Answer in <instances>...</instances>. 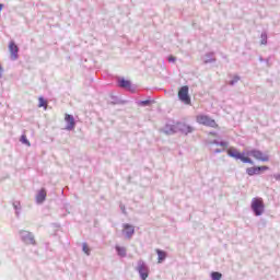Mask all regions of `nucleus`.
Returning <instances> with one entry per match:
<instances>
[{
  "instance_id": "9d476101",
  "label": "nucleus",
  "mask_w": 280,
  "mask_h": 280,
  "mask_svg": "<svg viewBox=\"0 0 280 280\" xmlns=\"http://www.w3.org/2000/svg\"><path fill=\"white\" fill-rule=\"evenodd\" d=\"M22 240L28 245L36 246V240L34 238V235L30 232H24Z\"/></svg>"
},
{
  "instance_id": "9b49d317",
  "label": "nucleus",
  "mask_w": 280,
  "mask_h": 280,
  "mask_svg": "<svg viewBox=\"0 0 280 280\" xmlns=\"http://www.w3.org/2000/svg\"><path fill=\"white\" fill-rule=\"evenodd\" d=\"M65 121L67 124V130H73V128H75V118H73V116L66 114Z\"/></svg>"
},
{
  "instance_id": "393cba45",
  "label": "nucleus",
  "mask_w": 280,
  "mask_h": 280,
  "mask_svg": "<svg viewBox=\"0 0 280 280\" xmlns=\"http://www.w3.org/2000/svg\"><path fill=\"white\" fill-rule=\"evenodd\" d=\"M142 104H143L144 106H148V104H150V101H143Z\"/></svg>"
},
{
  "instance_id": "39448f33",
  "label": "nucleus",
  "mask_w": 280,
  "mask_h": 280,
  "mask_svg": "<svg viewBox=\"0 0 280 280\" xmlns=\"http://www.w3.org/2000/svg\"><path fill=\"white\" fill-rule=\"evenodd\" d=\"M228 154L229 156H232V159L242 161V163H249L250 165H253V160H250V158L248 156H245L244 153H241L235 148H230L228 150Z\"/></svg>"
},
{
  "instance_id": "a211bd4d",
  "label": "nucleus",
  "mask_w": 280,
  "mask_h": 280,
  "mask_svg": "<svg viewBox=\"0 0 280 280\" xmlns=\"http://www.w3.org/2000/svg\"><path fill=\"white\" fill-rule=\"evenodd\" d=\"M211 278H212V280H220V279H222V273L214 271L211 273Z\"/></svg>"
},
{
  "instance_id": "4be33fe9",
  "label": "nucleus",
  "mask_w": 280,
  "mask_h": 280,
  "mask_svg": "<svg viewBox=\"0 0 280 280\" xmlns=\"http://www.w3.org/2000/svg\"><path fill=\"white\" fill-rule=\"evenodd\" d=\"M168 62H176V57L170 56L168 57Z\"/></svg>"
},
{
  "instance_id": "ddd939ff",
  "label": "nucleus",
  "mask_w": 280,
  "mask_h": 280,
  "mask_svg": "<svg viewBox=\"0 0 280 280\" xmlns=\"http://www.w3.org/2000/svg\"><path fill=\"white\" fill-rule=\"evenodd\" d=\"M248 176H255V174H260L261 173V168H258V166H253V167H248L246 170Z\"/></svg>"
},
{
  "instance_id": "423d86ee",
  "label": "nucleus",
  "mask_w": 280,
  "mask_h": 280,
  "mask_svg": "<svg viewBox=\"0 0 280 280\" xmlns=\"http://www.w3.org/2000/svg\"><path fill=\"white\" fill-rule=\"evenodd\" d=\"M249 154H250V156L256 159V161L268 162L270 160L268 154L262 153L261 151H258V150H253V151L249 152Z\"/></svg>"
},
{
  "instance_id": "aec40b11",
  "label": "nucleus",
  "mask_w": 280,
  "mask_h": 280,
  "mask_svg": "<svg viewBox=\"0 0 280 280\" xmlns=\"http://www.w3.org/2000/svg\"><path fill=\"white\" fill-rule=\"evenodd\" d=\"M236 82H240V77H234V79L230 81V84L233 86V84H236Z\"/></svg>"
},
{
  "instance_id": "1a4fd4ad",
  "label": "nucleus",
  "mask_w": 280,
  "mask_h": 280,
  "mask_svg": "<svg viewBox=\"0 0 280 280\" xmlns=\"http://www.w3.org/2000/svg\"><path fill=\"white\" fill-rule=\"evenodd\" d=\"M122 233L126 235V237H128V240H130V237L135 235V226L128 223L124 224Z\"/></svg>"
},
{
  "instance_id": "cd10ccee",
  "label": "nucleus",
  "mask_w": 280,
  "mask_h": 280,
  "mask_svg": "<svg viewBox=\"0 0 280 280\" xmlns=\"http://www.w3.org/2000/svg\"><path fill=\"white\" fill-rule=\"evenodd\" d=\"M24 143H25L26 145H30V141H24Z\"/></svg>"
},
{
  "instance_id": "f8f14e48",
  "label": "nucleus",
  "mask_w": 280,
  "mask_h": 280,
  "mask_svg": "<svg viewBox=\"0 0 280 280\" xmlns=\"http://www.w3.org/2000/svg\"><path fill=\"white\" fill-rule=\"evenodd\" d=\"M46 198H47V190H45V188H42L36 196V201L40 205V202H45Z\"/></svg>"
},
{
  "instance_id": "4468645a",
  "label": "nucleus",
  "mask_w": 280,
  "mask_h": 280,
  "mask_svg": "<svg viewBox=\"0 0 280 280\" xmlns=\"http://www.w3.org/2000/svg\"><path fill=\"white\" fill-rule=\"evenodd\" d=\"M118 84L121 86V89H130V81L126 79H119Z\"/></svg>"
},
{
  "instance_id": "f257e3e1",
  "label": "nucleus",
  "mask_w": 280,
  "mask_h": 280,
  "mask_svg": "<svg viewBox=\"0 0 280 280\" xmlns=\"http://www.w3.org/2000/svg\"><path fill=\"white\" fill-rule=\"evenodd\" d=\"M182 132V135H191L194 132V127L190 125H187V122H177L175 126L167 125L164 129L163 132L164 135H174L176 131Z\"/></svg>"
},
{
  "instance_id": "bb28decb",
  "label": "nucleus",
  "mask_w": 280,
  "mask_h": 280,
  "mask_svg": "<svg viewBox=\"0 0 280 280\" xmlns=\"http://www.w3.org/2000/svg\"><path fill=\"white\" fill-rule=\"evenodd\" d=\"M1 10H3V4H0V12H1Z\"/></svg>"
},
{
  "instance_id": "5701e85b",
  "label": "nucleus",
  "mask_w": 280,
  "mask_h": 280,
  "mask_svg": "<svg viewBox=\"0 0 280 280\" xmlns=\"http://www.w3.org/2000/svg\"><path fill=\"white\" fill-rule=\"evenodd\" d=\"M258 168L260 170V172H266V171H268V166H258Z\"/></svg>"
},
{
  "instance_id": "f3484780",
  "label": "nucleus",
  "mask_w": 280,
  "mask_h": 280,
  "mask_svg": "<svg viewBox=\"0 0 280 280\" xmlns=\"http://www.w3.org/2000/svg\"><path fill=\"white\" fill-rule=\"evenodd\" d=\"M156 253H158L159 264H161V261H163V259H165L166 257L165 252L158 249Z\"/></svg>"
},
{
  "instance_id": "b1692460",
  "label": "nucleus",
  "mask_w": 280,
  "mask_h": 280,
  "mask_svg": "<svg viewBox=\"0 0 280 280\" xmlns=\"http://www.w3.org/2000/svg\"><path fill=\"white\" fill-rule=\"evenodd\" d=\"M21 141H27V137L26 136H22L21 137Z\"/></svg>"
},
{
  "instance_id": "7ed1b4c3",
  "label": "nucleus",
  "mask_w": 280,
  "mask_h": 280,
  "mask_svg": "<svg viewBox=\"0 0 280 280\" xmlns=\"http://www.w3.org/2000/svg\"><path fill=\"white\" fill-rule=\"evenodd\" d=\"M197 124L200 126H208L209 128H218V124L214 119L205 114H199L196 116Z\"/></svg>"
},
{
  "instance_id": "a878e982",
  "label": "nucleus",
  "mask_w": 280,
  "mask_h": 280,
  "mask_svg": "<svg viewBox=\"0 0 280 280\" xmlns=\"http://www.w3.org/2000/svg\"><path fill=\"white\" fill-rule=\"evenodd\" d=\"M0 73H3V68L1 67V65H0Z\"/></svg>"
},
{
  "instance_id": "dca6fc26",
  "label": "nucleus",
  "mask_w": 280,
  "mask_h": 280,
  "mask_svg": "<svg viewBox=\"0 0 280 280\" xmlns=\"http://www.w3.org/2000/svg\"><path fill=\"white\" fill-rule=\"evenodd\" d=\"M38 108H45V110H47V102L45 101V98H43V96L38 98Z\"/></svg>"
},
{
  "instance_id": "6ab92c4d",
  "label": "nucleus",
  "mask_w": 280,
  "mask_h": 280,
  "mask_svg": "<svg viewBox=\"0 0 280 280\" xmlns=\"http://www.w3.org/2000/svg\"><path fill=\"white\" fill-rule=\"evenodd\" d=\"M83 253H85V255H91V248H89L86 243H83Z\"/></svg>"
},
{
  "instance_id": "412c9836",
  "label": "nucleus",
  "mask_w": 280,
  "mask_h": 280,
  "mask_svg": "<svg viewBox=\"0 0 280 280\" xmlns=\"http://www.w3.org/2000/svg\"><path fill=\"white\" fill-rule=\"evenodd\" d=\"M267 43H268V38L266 37V35H262L261 45H267Z\"/></svg>"
},
{
  "instance_id": "2eb2a0df",
  "label": "nucleus",
  "mask_w": 280,
  "mask_h": 280,
  "mask_svg": "<svg viewBox=\"0 0 280 280\" xmlns=\"http://www.w3.org/2000/svg\"><path fill=\"white\" fill-rule=\"evenodd\" d=\"M116 250H117L119 257H126V247H121V246L117 245Z\"/></svg>"
},
{
  "instance_id": "20e7f679",
  "label": "nucleus",
  "mask_w": 280,
  "mask_h": 280,
  "mask_svg": "<svg viewBox=\"0 0 280 280\" xmlns=\"http://www.w3.org/2000/svg\"><path fill=\"white\" fill-rule=\"evenodd\" d=\"M266 206L264 205L262 198H253L252 199V211H254L255 215H262Z\"/></svg>"
},
{
  "instance_id": "0eeeda50",
  "label": "nucleus",
  "mask_w": 280,
  "mask_h": 280,
  "mask_svg": "<svg viewBox=\"0 0 280 280\" xmlns=\"http://www.w3.org/2000/svg\"><path fill=\"white\" fill-rule=\"evenodd\" d=\"M138 272L142 280L148 279V266H145V262H143L142 260L138 262Z\"/></svg>"
},
{
  "instance_id": "f03ea898",
  "label": "nucleus",
  "mask_w": 280,
  "mask_h": 280,
  "mask_svg": "<svg viewBox=\"0 0 280 280\" xmlns=\"http://www.w3.org/2000/svg\"><path fill=\"white\" fill-rule=\"evenodd\" d=\"M177 97L186 106L191 105V96H189V86L183 85L177 93Z\"/></svg>"
},
{
  "instance_id": "6e6552de",
  "label": "nucleus",
  "mask_w": 280,
  "mask_h": 280,
  "mask_svg": "<svg viewBox=\"0 0 280 280\" xmlns=\"http://www.w3.org/2000/svg\"><path fill=\"white\" fill-rule=\"evenodd\" d=\"M9 51L11 54L12 60H16L19 58V46L14 42H10Z\"/></svg>"
}]
</instances>
